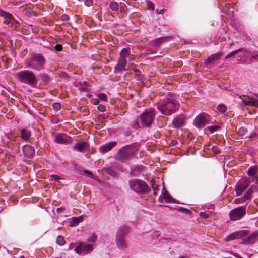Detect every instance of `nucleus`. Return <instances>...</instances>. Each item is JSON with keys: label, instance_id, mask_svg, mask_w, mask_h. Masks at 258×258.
Segmentation results:
<instances>
[{"label": "nucleus", "instance_id": "c756f323", "mask_svg": "<svg viewBox=\"0 0 258 258\" xmlns=\"http://www.w3.org/2000/svg\"><path fill=\"white\" fill-rule=\"evenodd\" d=\"M130 54V48H123L121 51L120 52V57H123V58H126L127 56H128Z\"/></svg>", "mask_w": 258, "mask_h": 258}, {"label": "nucleus", "instance_id": "cd10ccee", "mask_svg": "<svg viewBox=\"0 0 258 258\" xmlns=\"http://www.w3.org/2000/svg\"><path fill=\"white\" fill-rule=\"evenodd\" d=\"M236 235L238 239L241 238L247 235L249 233V231L246 230H241L235 232Z\"/></svg>", "mask_w": 258, "mask_h": 258}, {"label": "nucleus", "instance_id": "bb28decb", "mask_svg": "<svg viewBox=\"0 0 258 258\" xmlns=\"http://www.w3.org/2000/svg\"><path fill=\"white\" fill-rule=\"evenodd\" d=\"M70 249L74 250L77 253L80 254L81 253V243L76 245V244L72 243L69 247Z\"/></svg>", "mask_w": 258, "mask_h": 258}, {"label": "nucleus", "instance_id": "680f3d73", "mask_svg": "<svg viewBox=\"0 0 258 258\" xmlns=\"http://www.w3.org/2000/svg\"><path fill=\"white\" fill-rule=\"evenodd\" d=\"M134 127L136 128L139 127V124L137 121H135V123L134 124Z\"/></svg>", "mask_w": 258, "mask_h": 258}, {"label": "nucleus", "instance_id": "37998d69", "mask_svg": "<svg viewBox=\"0 0 258 258\" xmlns=\"http://www.w3.org/2000/svg\"><path fill=\"white\" fill-rule=\"evenodd\" d=\"M89 148V144L86 142H82V151L83 150H88Z\"/></svg>", "mask_w": 258, "mask_h": 258}, {"label": "nucleus", "instance_id": "69168bd1", "mask_svg": "<svg viewBox=\"0 0 258 258\" xmlns=\"http://www.w3.org/2000/svg\"><path fill=\"white\" fill-rule=\"evenodd\" d=\"M233 45H234V43L233 42L230 43H229L228 44V47L230 48L231 47H232Z\"/></svg>", "mask_w": 258, "mask_h": 258}, {"label": "nucleus", "instance_id": "0e129e2a", "mask_svg": "<svg viewBox=\"0 0 258 258\" xmlns=\"http://www.w3.org/2000/svg\"><path fill=\"white\" fill-rule=\"evenodd\" d=\"M258 190L256 185H254V188H253V192L254 191H257Z\"/></svg>", "mask_w": 258, "mask_h": 258}, {"label": "nucleus", "instance_id": "79ce46f5", "mask_svg": "<svg viewBox=\"0 0 258 258\" xmlns=\"http://www.w3.org/2000/svg\"><path fill=\"white\" fill-rule=\"evenodd\" d=\"M2 17H4L5 18L8 19H12L13 18V15L11 13L7 12L6 11L5 12Z\"/></svg>", "mask_w": 258, "mask_h": 258}, {"label": "nucleus", "instance_id": "4468645a", "mask_svg": "<svg viewBox=\"0 0 258 258\" xmlns=\"http://www.w3.org/2000/svg\"><path fill=\"white\" fill-rule=\"evenodd\" d=\"M23 152L24 155L28 158H32L35 154L34 149L29 145H25L23 146Z\"/></svg>", "mask_w": 258, "mask_h": 258}, {"label": "nucleus", "instance_id": "ea45409f", "mask_svg": "<svg viewBox=\"0 0 258 258\" xmlns=\"http://www.w3.org/2000/svg\"><path fill=\"white\" fill-rule=\"evenodd\" d=\"M97 237L94 233L92 234V235L87 238V241L93 243L96 241Z\"/></svg>", "mask_w": 258, "mask_h": 258}, {"label": "nucleus", "instance_id": "20e7f679", "mask_svg": "<svg viewBox=\"0 0 258 258\" xmlns=\"http://www.w3.org/2000/svg\"><path fill=\"white\" fill-rule=\"evenodd\" d=\"M16 78L21 83L33 86L37 83V79L34 74L29 70L21 71L15 74Z\"/></svg>", "mask_w": 258, "mask_h": 258}, {"label": "nucleus", "instance_id": "c85d7f7f", "mask_svg": "<svg viewBox=\"0 0 258 258\" xmlns=\"http://www.w3.org/2000/svg\"><path fill=\"white\" fill-rule=\"evenodd\" d=\"M254 188V185H252L250 188L247 190L246 194L244 195L243 198L245 201L250 199L252 197L253 194V188Z\"/></svg>", "mask_w": 258, "mask_h": 258}, {"label": "nucleus", "instance_id": "dca6fc26", "mask_svg": "<svg viewBox=\"0 0 258 258\" xmlns=\"http://www.w3.org/2000/svg\"><path fill=\"white\" fill-rule=\"evenodd\" d=\"M222 55V52H218L213 54H212L206 60L205 63L213 64L215 61L218 60L221 56Z\"/></svg>", "mask_w": 258, "mask_h": 258}, {"label": "nucleus", "instance_id": "393cba45", "mask_svg": "<svg viewBox=\"0 0 258 258\" xmlns=\"http://www.w3.org/2000/svg\"><path fill=\"white\" fill-rule=\"evenodd\" d=\"M81 221V216L78 217H73L69 221L70 226L71 227H75L78 225Z\"/></svg>", "mask_w": 258, "mask_h": 258}, {"label": "nucleus", "instance_id": "ddd939ff", "mask_svg": "<svg viewBox=\"0 0 258 258\" xmlns=\"http://www.w3.org/2000/svg\"><path fill=\"white\" fill-rule=\"evenodd\" d=\"M207 122V119L204 114H200L194 120V124L197 127L203 126Z\"/></svg>", "mask_w": 258, "mask_h": 258}, {"label": "nucleus", "instance_id": "49530a36", "mask_svg": "<svg viewBox=\"0 0 258 258\" xmlns=\"http://www.w3.org/2000/svg\"><path fill=\"white\" fill-rule=\"evenodd\" d=\"M97 110L99 112H104L106 111V107L103 105H100L97 107Z\"/></svg>", "mask_w": 258, "mask_h": 258}, {"label": "nucleus", "instance_id": "a878e982", "mask_svg": "<svg viewBox=\"0 0 258 258\" xmlns=\"http://www.w3.org/2000/svg\"><path fill=\"white\" fill-rule=\"evenodd\" d=\"M39 79L46 83L50 82L51 79L49 76L46 73H40L38 76Z\"/></svg>", "mask_w": 258, "mask_h": 258}, {"label": "nucleus", "instance_id": "f257e3e1", "mask_svg": "<svg viewBox=\"0 0 258 258\" xmlns=\"http://www.w3.org/2000/svg\"><path fill=\"white\" fill-rule=\"evenodd\" d=\"M140 144L138 143H133L123 146L118 150L115 159L120 162L124 163L132 159L137 153L139 150Z\"/></svg>", "mask_w": 258, "mask_h": 258}, {"label": "nucleus", "instance_id": "4d7b16f0", "mask_svg": "<svg viewBox=\"0 0 258 258\" xmlns=\"http://www.w3.org/2000/svg\"><path fill=\"white\" fill-rule=\"evenodd\" d=\"M246 130L243 128H240L238 131V133L241 135H244L245 134Z\"/></svg>", "mask_w": 258, "mask_h": 258}, {"label": "nucleus", "instance_id": "7c9ffc66", "mask_svg": "<svg viewBox=\"0 0 258 258\" xmlns=\"http://www.w3.org/2000/svg\"><path fill=\"white\" fill-rule=\"evenodd\" d=\"M245 50H246L244 48H240L237 50H234V51L230 52L228 54H227L225 57V59H228L230 57H232L236 54L239 53V52H242L245 51Z\"/></svg>", "mask_w": 258, "mask_h": 258}, {"label": "nucleus", "instance_id": "1a4fd4ad", "mask_svg": "<svg viewBox=\"0 0 258 258\" xmlns=\"http://www.w3.org/2000/svg\"><path fill=\"white\" fill-rule=\"evenodd\" d=\"M258 241V231L251 233L248 237L244 238L240 243L243 244H253Z\"/></svg>", "mask_w": 258, "mask_h": 258}, {"label": "nucleus", "instance_id": "09e8293b", "mask_svg": "<svg viewBox=\"0 0 258 258\" xmlns=\"http://www.w3.org/2000/svg\"><path fill=\"white\" fill-rule=\"evenodd\" d=\"M147 5L149 9L151 10H153L154 9V5L152 2L149 1H147Z\"/></svg>", "mask_w": 258, "mask_h": 258}, {"label": "nucleus", "instance_id": "774afa93", "mask_svg": "<svg viewBox=\"0 0 258 258\" xmlns=\"http://www.w3.org/2000/svg\"><path fill=\"white\" fill-rule=\"evenodd\" d=\"M126 136H129L130 135V132H127L125 133Z\"/></svg>", "mask_w": 258, "mask_h": 258}, {"label": "nucleus", "instance_id": "a18cd8bd", "mask_svg": "<svg viewBox=\"0 0 258 258\" xmlns=\"http://www.w3.org/2000/svg\"><path fill=\"white\" fill-rule=\"evenodd\" d=\"M212 150L214 153L216 155L220 153V152L219 147L217 146H214L212 147Z\"/></svg>", "mask_w": 258, "mask_h": 258}, {"label": "nucleus", "instance_id": "4be33fe9", "mask_svg": "<svg viewBox=\"0 0 258 258\" xmlns=\"http://www.w3.org/2000/svg\"><path fill=\"white\" fill-rule=\"evenodd\" d=\"M130 231L129 228L126 226L120 227L117 232L116 236L123 237L124 235L127 234Z\"/></svg>", "mask_w": 258, "mask_h": 258}, {"label": "nucleus", "instance_id": "6e6d98bb", "mask_svg": "<svg viewBox=\"0 0 258 258\" xmlns=\"http://www.w3.org/2000/svg\"><path fill=\"white\" fill-rule=\"evenodd\" d=\"M74 148L81 152V143H77L74 146Z\"/></svg>", "mask_w": 258, "mask_h": 258}, {"label": "nucleus", "instance_id": "58836bf2", "mask_svg": "<svg viewBox=\"0 0 258 258\" xmlns=\"http://www.w3.org/2000/svg\"><path fill=\"white\" fill-rule=\"evenodd\" d=\"M98 96V97L101 100L103 101H107V96L104 93H99L97 95Z\"/></svg>", "mask_w": 258, "mask_h": 258}, {"label": "nucleus", "instance_id": "39448f33", "mask_svg": "<svg viewBox=\"0 0 258 258\" xmlns=\"http://www.w3.org/2000/svg\"><path fill=\"white\" fill-rule=\"evenodd\" d=\"M156 115V110L153 108H148L140 115V119L141 125L144 127H150L154 121Z\"/></svg>", "mask_w": 258, "mask_h": 258}, {"label": "nucleus", "instance_id": "603ef678", "mask_svg": "<svg viewBox=\"0 0 258 258\" xmlns=\"http://www.w3.org/2000/svg\"><path fill=\"white\" fill-rule=\"evenodd\" d=\"M93 1L92 0H85L84 2V4L86 6L89 7L93 5Z\"/></svg>", "mask_w": 258, "mask_h": 258}, {"label": "nucleus", "instance_id": "f03ea898", "mask_svg": "<svg viewBox=\"0 0 258 258\" xmlns=\"http://www.w3.org/2000/svg\"><path fill=\"white\" fill-rule=\"evenodd\" d=\"M29 57L25 62L27 68L37 71H40L45 69L46 59L41 53H29Z\"/></svg>", "mask_w": 258, "mask_h": 258}, {"label": "nucleus", "instance_id": "2f4dec72", "mask_svg": "<svg viewBox=\"0 0 258 258\" xmlns=\"http://www.w3.org/2000/svg\"><path fill=\"white\" fill-rule=\"evenodd\" d=\"M109 8L111 10L117 12L119 9L118 3L116 2H111L109 4Z\"/></svg>", "mask_w": 258, "mask_h": 258}, {"label": "nucleus", "instance_id": "8fccbe9b", "mask_svg": "<svg viewBox=\"0 0 258 258\" xmlns=\"http://www.w3.org/2000/svg\"><path fill=\"white\" fill-rule=\"evenodd\" d=\"M245 201H246L245 200V199H244L243 197L241 198H237L235 200V203L236 204H240V203H243Z\"/></svg>", "mask_w": 258, "mask_h": 258}, {"label": "nucleus", "instance_id": "338daca9", "mask_svg": "<svg viewBox=\"0 0 258 258\" xmlns=\"http://www.w3.org/2000/svg\"><path fill=\"white\" fill-rule=\"evenodd\" d=\"M86 96H87L88 98H90V97H92V95H91V94H88V93H87V94H86Z\"/></svg>", "mask_w": 258, "mask_h": 258}, {"label": "nucleus", "instance_id": "052dcab7", "mask_svg": "<svg viewBox=\"0 0 258 258\" xmlns=\"http://www.w3.org/2000/svg\"><path fill=\"white\" fill-rule=\"evenodd\" d=\"M62 19L64 21H67L69 20V16L67 15H63L62 16Z\"/></svg>", "mask_w": 258, "mask_h": 258}, {"label": "nucleus", "instance_id": "f704fd0d", "mask_svg": "<svg viewBox=\"0 0 258 258\" xmlns=\"http://www.w3.org/2000/svg\"><path fill=\"white\" fill-rule=\"evenodd\" d=\"M65 240L62 236L59 235L57 236L56 239V243L61 246L65 244Z\"/></svg>", "mask_w": 258, "mask_h": 258}, {"label": "nucleus", "instance_id": "a211bd4d", "mask_svg": "<svg viewBox=\"0 0 258 258\" xmlns=\"http://www.w3.org/2000/svg\"><path fill=\"white\" fill-rule=\"evenodd\" d=\"M55 141L57 143L66 144L68 142V138L63 134H58L55 136Z\"/></svg>", "mask_w": 258, "mask_h": 258}, {"label": "nucleus", "instance_id": "aec40b11", "mask_svg": "<svg viewBox=\"0 0 258 258\" xmlns=\"http://www.w3.org/2000/svg\"><path fill=\"white\" fill-rule=\"evenodd\" d=\"M93 250L92 244H86L82 242V254H87Z\"/></svg>", "mask_w": 258, "mask_h": 258}, {"label": "nucleus", "instance_id": "e433bc0d", "mask_svg": "<svg viewBox=\"0 0 258 258\" xmlns=\"http://www.w3.org/2000/svg\"><path fill=\"white\" fill-rule=\"evenodd\" d=\"M220 128V126L218 125L208 126L207 129L209 130L211 133H214L215 131H217Z\"/></svg>", "mask_w": 258, "mask_h": 258}, {"label": "nucleus", "instance_id": "9d476101", "mask_svg": "<svg viewBox=\"0 0 258 258\" xmlns=\"http://www.w3.org/2000/svg\"><path fill=\"white\" fill-rule=\"evenodd\" d=\"M240 98L245 105H250L258 107V100L246 95L240 96Z\"/></svg>", "mask_w": 258, "mask_h": 258}, {"label": "nucleus", "instance_id": "5701e85b", "mask_svg": "<svg viewBox=\"0 0 258 258\" xmlns=\"http://www.w3.org/2000/svg\"><path fill=\"white\" fill-rule=\"evenodd\" d=\"M20 131L21 133V137L25 140H27L30 136V132L25 128H21Z\"/></svg>", "mask_w": 258, "mask_h": 258}, {"label": "nucleus", "instance_id": "6e6552de", "mask_svg": "<svg viewBox=\"0 0 258 258\" xmlns=\"http://www.w3.org/2000/svg\"><path fill=\"white\" fill-rule=\"evenodd\" d=\"M250 184V180L246 178H241L237 183L235 187L236 192L237 196L242 194Z\"/></svg>", "mask_w": 258, "mask_h": 258}, {"label": "nucleus", "instance_id": "2eb2a0df", "mask_svg": "<svg viewBox=\"0 0 258 258\" xmlns=\"http://www.w3.org/2000/svg\"><path fill=\"white\" fill-rule=\"evenodd\" d=\"M117 144V142L115 141H112L105 144L100 147V151L102 153H106L110 151Z\"/></svg>", "mask_w": 258, "mask_h": 258}, {"label": "nucleus", "instance_id": "6ab92c4d", "mask_svg": "<svg viewBox=\"0 0 258 258\" xmlns=\"http://www.w3.org/2000/svg\"><path fill=\"white\" fill-rule=\"evenodd\" d=\"M184 123V119L183 118L177 117L172 121V124L175 128L182 127Z\"/></svg>", "mask_w": 258, "mask_h": 258}, {"label": "nucleus", "instance_id": "9b49d317", "mask_svg": "<svg viewBox=\"0 0 258 258\" xmlns=\"http://www.w3.org/2000/svg\"><path fill=\"white\" fill-rule=\"evenodd\" d=\"M127 64V60L123 57H120L118 59V63L114 68L115 72H119L123 70H125Z\"/></svg>", "mask_w": 258, "mask_h": 258}, {"label": "nucleus", "instance_id": "0eeeda50", "mask_svg": "<svg viewBox=\"0 0 258 258\" xmlns=\"http://www.w3.org/2000/svg\"><path fill=\"white\" fill-rule=\"evenodd\" d=\"M246 213V206H239L230 211L229 218L231 220L236 221L242 218Z\"/></svg>", "mask_w": 258, "mask_h": 258}, {"label": "nucleus", "instance_id": "f3484780", "mask_svg": "<svg viewBox=\"0 0 258 258\" xmlns=\"http://www.w3.org/2000/svg\"><path fill=\"white\" fill-rule=\"evenodd\" d=\"M116 243L117 246L120 249H125L127 247V244L125 241L123 237L116 236Z\"/></svg>", "mask_w": 258, "mask_h": 258}, {"label": "nucleus", "instance_id": "c9c22d12", "mask_svg": "<svg viewBox=\"0 0 258 258\" xmlns=\"http://www.w3.org/2000/svg\"><path fill=\"white\" fill-rule=\"evenodd\" d=\"M235 239H238L237 237V236L236 235L235 232H233V233L229 235L228 236L226 237L225 240L226 241H229L233 240H234Z\"/></svg>", "mask_w": 258, "mask_h": 258}, {"label": "nucleus", "instance_id": "5fc2aeb1", "mask_svg": "<svg viewBox=\"0 0 258 258\" xmlns=\"http://www.w3.org/2000/svg\"><path fill=\"white\" fill-rule=\"evenodd\" d=\"M182 212H185V213L186 214H190L191 213V211L186 209V208H183V207H181L179 209Z\"/></svg>", "mask_w": 258, "mask_h": 258}, {"label": "nucleus", "instance_id": "c03bdc74", "mask_svg": "<svg viewBox=\"0 0 258 258\" xmlns=\"http://www.w3.org/2000/svg\"><path fill=\"white\" fill-rule=\"evenodd\" d=\"M200 216L204 219H207L209 217V214L207 212H202L200 213Z\"/></svg>", "mask_w": 258, "mask_h": 258}, {"label": "nucleus", "instance_id": "72a5a7b5", "mask_svg": "<svg viewBox=\"0 0 258 258\" xmlns=\"http://www.w3.org/2000/svg\"><path fill=\"white\" fill-rule=\"evenodd\" d=\"M61 179H62L57 175L51 174L49 176V180L50 181H54L57 182H60V180Z\"/></svg>", "mask_w": 258, "mask_h": 258}, {"label": "nucleus", "instance_id": "423d86ee", "mask_svg": "<svg viewBox=\"0 0 258 258\" xmlns=\"http://www.w3.org/2000/svg\"><path fill=\"white\" fill-rule=\"evenodd\" d=\"M132 190L138 194H146L150 190L149 186L144 181L140 179H132L129 181Z\"/></svg>", "mask_w": 258, "mask_h": 258}, {"label": "nucleus", "instance_id": "bf43d9fd", "mask_svg": "<svg viewBox=\"0 0 258 258\" xmlns=\"http://www.w3.org/2000/svg\"><path fill=\"white\" fill-rule=\"evenodd\" d=\"M84 173L88 175L91 178H93V174L88 170H84Z\"/></svg>", "mask_w": 258, "mask_h": 258}, {"label": "nucleus", "instance_id": "f8f14e48", "mask_svg": "<svg viewBox=\"0 0 258 258\" xmlns=\"http://www.w3.org/2000/svg\"><path fill=\"white\" fill-rule=\"evenodd\" d=\"M164 200L167 203H174V199L168 193L167 191L163 188L162 194L159 198V201L162 203Z\"/></svg>", "mask_w": 258, "mask_h": 258}, {"label": "nucleus", "instance_id": "13d9d810", "mask_svg": "<svg viewBox=\"0 0 258 258\" xmlns=\"http://www.w3.org/2000/svg\"><path fill=\"white\" fill-rule=\"evenodd\" d=\"M255 181L256 182V183L258 184V175L257 174H256L255 176L252 178V182H254Z\"/></svg>", "mask_w": 258, "mask_h": 258}, {"label": "nucleus", "instance_id": "864d4df0", "mask_svg": "<svg viewBox=\"0 0 258 258\" xmlns=\"http://www.w3.org/2000/svg\"><path fill=\"white\" fill-rule=\"evenodd\" d=\"M54 49L57 51H60L62 49V46L61 44H57L55 46Z\"/></svg>", "mask_w": 258, "mask_h": 258}, {"label": "nucleus", "instance_id": "412c9836", "mask_svg": "<svg viewBox=\"0 0 258 258\" xmlns=\"http://www.w3.org/2000/svg\"><path fill=\"white\" fill-rule=\"evenodd\" d=\"M168 37H163L156 38L152 41V45L155 46H159L161 44L166 42L169 39Z\"/></svg>", "mask_w": 258, "mask_h": 258}, {"label": "nucleus", "instance_id": "de8ad7c7", "mask_svg": "<svg viewBox=\"0 0 258 258\" xmlns=\"http://www.w3.org/2000/svg\"><path fill=\"white\" fill-rule=\"evenodd\" d=\"M250 60L251 62H253L254 60H258V54H255L253 53L250 58Z\"/></svg>", "mask_w": 258, "mask_h": 258}, {"label": "nucleus", "instance_id": "a19ab883", "mask_svg": "<svg viewBox=\"0 0 258 258\" xmlns=\"http://www.w3.org/2000/svg\"><path fill=\"white\" fill-rule=\"evenodd\" d=\"M106 173H108V174H110V175H111L112 176L114 177H115L117 175V174L113 170L111 169H106Z\"/></svg>", "mask_w": 258, "mask_h": 258}, {"label": "nucleus", "instance_id": "473e14b6", "mask_svg": "<svg viewBox=\"0 0 258 258\" xmlns=\"http://www.w3.org/2000/svg\"><path fill=\"white\" fill-rule=\"evenodd\" d=\"M217 109L222 114L224 113L227 111V107L223 104L219 105Z\"/></svg>", "mask_w": 258, "mask_h": 258}, {"label": "nucleus", "instance_id": "7ed1b4c3", "mask_svg": "<svg viewBox=\"0 0 258 258\" xmlns=\"http://www.w3.org/2000/svg\"><path fill=\"white\" fill-rule=\"evenodd\" d=\"M178 107L179 104L177 101L171 98L163 99L157 104V109L162 114L166 116L173 113Z\"/></svg>", "mask_w": 258, "mask_h": 258}, {"label": "nucleus", "instance_id": "3c124183", "mask_svg": "<svg viewBox=\"0 0 258 258\" xmlns=\"http://www.w3.org/2000/svg\"><path fill=\"white\" fill-rule=\"evenodd\" d=\"M53 107L54 108V109L55 110H58L60 109L61 108V105L59 103H54V104L53 105Z\"/></svg>", "mask_w": 258, "mask_h": 258}, {"label": "nucleus", "instance_id": "e2e57ef3", "mask_svg": "<svg viewBox=\"0 0 258 258\" xmlns=\"http://www.w3.org/2000/svg\"><path fill=\"white\" fill-rule=\"evenodd\" d=\"M5 12V11H3V10L0 9V16H2L3 15V14H4Z\"/></svg>", "mask_w": 258, "mask_h": 258}, {"label": "nucleus", "instance_id": "4c0bfd02", "mask_svg": "<svg viewBox=\"0 0 258 258\" xmlns=\"http://www.w3.org/2000/svg\"><path fill=\"white\" fill-rule=\"evenodd\" d=\"M90 87V84L87 81H84L82 84V91L83 90H88V88Z\"/></svg>", "mask_w": 258, "mask_h": 258}, {"label": "nucleus", "instance_id": "b1692460", "mask_svg": "<svg viewBox=\"0 0 258 258\" xmlns=\"http://www.w3.org/2000/svg\"><path fill=\"white\" fill-rule=\"evenodd\" d=\"M258 171V167L256 166H251L247 171V174L250 176H255Z\"/></svg>", "mask_w": 258, "mask_h": 258}]
</instances>
